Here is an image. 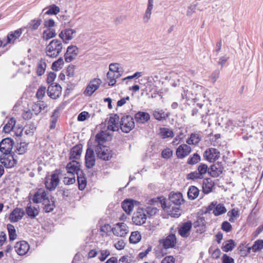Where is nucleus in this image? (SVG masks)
I'll return each mask as SVG.
<instances>
[{
  "label": "nucleus",
  "mask_w": 263,
  "mask_h": 263,
  "mask_svg": "<svg viewBox=\"0 0 263 263\" xmlns=\"http://www.w3.org/2000/svg\"><path fill=\"white\" fill-rule=\"evenodd\" d=\"M119 117L117 114L112 115L107 121V130L112 132L118 131L119 129Z\"/></svg>",
  "instance_id": "nucleus-13"
},
{
  "label": "nucleus",
  "mask_w": 263,
  "mask_h": 263,
  "mask_svg": "<svg viewBox=\"0 0 263 263\" xmlns=\"http://www.w3.org/2000/svg\"><path fill=\"white\" fill-rule=\"evenodd\" d=\"M192 228L191 221H187L182 224L179 229V234L183 237H187L190 234V230Z\"/></svg>",
  "instance_id": "nucleus-27"
},
{
  "label": "nucleus",
  "mask_w": 263,
  "mask_h": 263,
  "mask_svg": "<svg viewBox=\"0 0 263 263\" xmlns=\"http://www.w3.org/2000/svg\"><path fill=\"white\" fill-rule=\"evenodd\" d=\"M144 210L145 211V213H146L148 215V216L149 217L155 215L158 211V210L157 208L152 206H147L146 209Z\"/></svg>",
  "instance_id": "nucleus-54"
},
{
  "label": "nucleus",
  "mask_w": 263,
  "mask_h": 263,
  "mask_svg": "<svg viewBox=\"0 0 263 263\" xmlns=\"http://www.w3.org/2000/svg\"><path fill=\"white\" fill-rule=\"evenodd\" d=\"M95 156L93 150L90 148H87L85 155V164L87 168H91L95 164Z\"/></svg>",
  "instance_id": "nucleus-23"
},
{
  "label": "nucleus",
  "mask_w": 263,
  "mask_h": 263,
  "mask_svg": "<svg viewBox=\"0 0 263 263\" xmlns=\"http://www.w3.org/2000/svg\"><path fill=\"white\" fill-rule=\"evenodd\" d=\"M207 211L209 212L212 211L213 214L215 216H218L226 213L227 209L224 204L221 203L218 204L216 201H213L208 206Z\"/></svg>",
  "instance_id": "nucleus-7"
},
{
  "label": "nucleus",
  "mask_w": 263,
  "mask_h": 263,
  "mask_svg": "<svg viewBox=\"0 0 263 263\" xmlns=\"http://www.w3.org/2000/svg\"><path fill=\"white\" fill-rule=\"evenodd\" d=\"M83 174V173H80L79 175H77V180L78 182V185H79V189L80 190H83L85 189L87 181L86 178L82 176V175Z\"/></svg>",
  "instance_id": "nucleus-46"
},
{
  "label": "nucleus",
  "mask_w": 263,
  "mask_h": 263,
  "mask_svg": "<svg viewBox=\"0 0 263 263\" xmlns=\"http://www.w3.org/2000/svg\"><path fill=\"white\" fill-rule=\"evenodd\" d=\"M209 170L212 177H217L222 173L223 167L220 163H217L212 165Z\"/></svg>",
  "instance_id": "nucleus-26"
},
{
  "label": "nucleus",
  "mask_w": 263,
  "mask_h": 263,
  "mask_svg": "<svg viewBox=\"0 0 263 263\" xmlns=\"http://www.w3.org/2000/svg\"><path fill=\"white\" fill-rule=\"evenodd\" d=\"M203 157L208 161L213 162L220 157V152L215 148H209L204 152Z\"/></svg>",
  "instance_id": "nucleus-11"
},
{
  "label": "nucleus",
  "mask_w": 263,
  "mask_h": 263,
  "mask_svg": "<svg viewBox=\"0 0 263 263\" xmlns=\"http://www.w3.org/2000/svg\"><path fill=\"white\" fill-rule=\"evenodd\" d=\"M47 93L51 98L56 99L61 95L62 87L59 84H51L48 88Z\"/></svg>",
  "instance_id": "nucleus-15"
},
{
  "label": "nucleus",
  "mask_w": 263,
  "mask_h": 263,
  "mask_svg": "<svg viewBox=\"0 0 263 263\" xmlns=\"http://www.w3.org/2000/svg\"><path fill=\"white\" fill-rule=\"evenodd\" d=\"M258 126V123L256 122H254L252 123L251 127L249 126H247V127H246L245 128L242 129V134H244L242 137L243 139L245 140H247L249 139L250 137H252V135H250L249 136H247L248 130H250V129H251L252 130L254 131L256 134V137L257 141L260 143L263 142V130L260 131L258 133H257L258 130L256 129V128L258 127L260 129V127Z\"/></svg>",
  "instance_id": "nucleus-2"
},
{
  "label": "nucleus",
  "mask_w": 263,
  "mask_h": 263,
  "mask_svg": "<svg viewBox=\"0 0 263 263\" xmlns=\"http://www.w3.org/2000/svg\"><path fill=\"white\" fill-rule=\"evenodd\" d=\"M169 198L172 203L177 205H181L184 201L182 195L180 192L171 193Z\"/></svg>",
  "instance_id": "nucleus-28"
},
{
  "label": "nucleus",
  "mask_w": 263,
  "mask_h": 263,
  "mask_svg": "<svg viewBox=\"0 0 263 263\" xmlns=\"http://www.w3.org/2000/svg\"><path fill=\"white\" fill-rule=\"evenodd\" d=\"M22 33V29H17L9 33L7 36V42L6 44H4V46L7 44L14 43V41L21 35Z\"/></svg>",
  "instance_id": "nucleus-30"
},
{
  "label": "nucleus",
  "mask_w": 263,
  "mask_h": 263,
  "mask_svg": "<svg viewBox=\"0 0 263 263\" xmlns=\"http://www.w3.org/2000/svg\"><path fill=\"white\" fill-rule=\"evenodd\" d=\"M76 34V30L68 28L62 31L59 34V36L63 40L64 42L67 43L74 37Z\"/></svg>",
  "instance_id": "nucleus-18"
},
{
  "label": "nucleus",
  "mask_w": 263,
  "mask_h": 263,
  "mask_svg": "<svg viewBox=\"0 0 263 263\" xmlns=\"http://www.w3.org/2000/svg\"><path fill=\"white\" fill-rule=\"evenodd\" d=\"M263 249V240H256L253 245L249 248V250H252L253 252H255Z\"/></svg>",
  "instance_id": "nucleus-48"
},
{
  "label": "nucleus",
  "mask_w": 263,
  "mask_h": 263,
  "mask_svg": "<svg viewBox=\"0 0 263 263\" xmlns=\"http://www.w3.org/2000/svg\"><path fill=\"white\" fill-rule=\"evenodd\" d=\"M56 35L55 30L52 28H48L44 30L43 33V38L44 40L47 41Z\"/></svg>",
  "instance_id": "nucleus-43"
},
{
  "label": "nucleus",
  "mask_w": 263,
  "mask_h": 263,
  "mask_svg": "<svg viewBox=\"0 0 263 263\" xmlns=\"http://www.w3.org/2000/svg\"><path fill=\"white\" fill-rule=\"evenodd\" d=\"M141 239V236L138 231L133 232L129 237V242L136 244L139 242Z\"/></svg>",
  "instance_id": "nucleus-45"
},
{
  "label": "nucleus",
  "mask_w": 263,
  "mask_h": 263,
  "mask_svg": "<svg viewBox=\"0 0 263 263\" xmlns=\"http://www.w3.org/2000/svg\"><path fill=\"white\" fill-rule=\"evenodd\" d=\"M35 129L36 127L33 124H28L24 128L26 135H32L35 130Z\"/></svg>",
  "instance_id": "nucleus-56"
},
{
  "label": "nucleus",
  "mask_w": 263,
  "mask_h": 263,
  "mask_svg": "<svg viewBox=\"0 0 263 263\" xmlns=\"http://www.w3.org/2000/svg\"><path fill=\"white\" fill-rule=\"evenodd\" d=\"M29 245L25 240L18 241L14 246L15 251L20 256L26 255L29 251Z\"/></svg>",
  "instance_id": "nucleus-14"
},
{
  "label": "nucleus",
  "mask_w": 263,
  "mask_h": 263,
  "mask_svg": "<svg viewBox=\"0 0 263 263\" xmlns=\"http://www.w3.org/2000/svg\"><path fill=\"white\" fill-rule=\"evenodd\" d=\"M48 192L46 191L44 189H39L34 194L32 200L34 203H43L47 202L49 198L48 196Z\"/></svg>",
  "instance_id": "nucleus-8"
},
{
  "label": "nucleus",
  "mask_w": 263,
  "mask_h": 263,
  "mask_svg": "<svg viewBox=\"0 0 263 263\" xmlns=\"http://www.w3.org/2000/svg\"><path fill=\"white\" fill-rule=\"evenodd\" d=\"M109 71L114 73H121L122 71L120 69V65L118 63H111L109 66Z\"/></svg>",
  "instance_id": "nucleus-51"
},
{
  "label": "nucleus",
  "mask_w": 263,
  "mask_h": 263,
  "mask_svg": "<svg viewBox=\"0 0 263 263\" xmlns=\"http://www.w3.org/2000/svg\"><path fill=\"white\" fill-rule=\"evenodd\" d=\"M113 234L117 236L124 237L128 233V227L124 222L118 223L112 228Z\"/></svg>",
  "instance_id": "nucleus-9"
},
{
  "label": "nucleus",
  "mask_w": 263,
  "mask_h": 263,
  "mask_svg": "<svg viewBox=\"0 0 263 263\" xmlns=\"http://www.w3.org/2000/svg\"><path fill=\"white\" fill-rule=\"evenodd\" d=\"M0 161L6 167L11 168L16 163V160L10 154H3L0 157Z\"/></svg>",
  "instance_id": "nucleus-19"
},
{
  "label": "nucleus",
  "mask_w": 263,
  "mask_h": 263,
  "mask_svg": "<svg viewBox=\"0 0 263 263\" xmlns=\"http://www.w3.org/2000/svg\"><path fill=\"white\" fill-rule=\"evenodd\" d=\"M191 152V148L187 144H183L180 145L177 149L176 154L179 159H182L187 156Z\"/></svg>",
  "instance_id": "nucleus-21"
},
{
  "label": "nucleus",
  "mask_w": 263,
  "mask_h": 263,
  "mask_svg": "<svg viewBox=\"0 0 263 263\" xmlns=\"http://www.w3.org/2000/svg\"><path fill=\"white\" fill-rule=\"evenodd\" d=\"M169 212V214L173 217H178L181 215L180 209L178 208L172 209Z\"/></svg>",
  "instance_id": "nucleus-63"
},
{
  "label": "nucleus",
  "mask_w": 263,
  "mask_h": 263,
  "mask_svg": "<svg viewBox=\"0 0 263 263\" xmlns=\"http://www.w3.org/2000/svg\"><path fill=\"white\" fill-rule=\"evenodd\" d=\"M63 48L62 42L59 40H52L46 46V55L50 58H56L61 52Z\"/></svg>",
  "instance_id": "nucleus-1"
},
{
  "label": "nucleus",
  "mask_w": 263,
  "mask_h": 263,
  "mask_svg": "<svg viewBox=\"0 0 263 263\" xmlns=\"http://www.w3.org/2000/svg\"><path fill=\"white\" fill-rule=\"evenodd\" d=\"M135 118L137 122L144 123L149 120L150 115L147 112L139 111L135 114Z\"/></svg>",
  "instance_id": "nucleus-32"
},
{
  "label": "nucleus",
  "mask_w": 263,
  "mask_h": 263,
  "mask_svg": "<svg viewBox=\"0 0 263 263\" xmlns=\"http://www.w3.org/2000/svg\"><path fill=\"white\" fill-rule=\"evenodd\" d=\"M160 242L165 249L173 248L176 243V236L175 234H171L165 238L161 240Z\"/></svg>",
  "instance_id": "nucleus-22"
},
{
  "label": "nucleus",
  "mask_w": 263,
  "mask_h": 263,
  "mask_svg": "<svg viewBox=\"0 0 263 263\" xmlns=\"http://www.w3.org/2000/svg\"><path fill=\"white\" fill-rule=\"evenodd\" d=\"M200 160V156L197 154H194L192 157L188 159L187 163L194 165L197 163Z\"/></svg>",
  "instance_id": "nucleus-55"
},
{
  "label": "nucleus",
  "mask_w": 263,
  "mask_h": 263,
  "mask_svg": "<svg viewBox=\"0 0 263 263\" xmlns=\"http://www.w3.org/2000/svg\"><path fill=\"white\" fill-rule=\"evenodd\" d=\"M173 151L171 149L167 148L164 149L161 153L162 157L164 159H168L173 155Z\"/></svg>",
  "instance_id": "nucleus-58"
},
{
  "label": "nucleus",
  "mask_w": 263,
  "mask_h": 263,
  "mask_svg": "<svg viewBox=\"0 0 263 263\" xmlns=\"http://www.w3.org/2000/svg\"><path fill=\"white\" fill-rule=\"evenodd\" d=\"M42 204L44 205V210L47 213L53 211L55 207L54 201L49 198L48 199L47 202H44Z\"/></svg>",
  "instance_id": "nucleus-44"
},
{
  "label": "nucleus",
  "mask_w": 263,
  "mask_h": 263,
  "mask_svg": "<svg viewBox=\"0 0 263 263\" xmlns=\"http://www.w3.org/2000/svg\"><path fill=\"white\" fill-rule=\"evenodd\" d=\"M147 83H148V86H149L152 88L150 89V91H152L153 90H154V91H157V88L155 85H153L155 83H157V82H159L160 80L159 79V77L157 75H155L154 76H151L147 77Z\"/></svg>",
  "instance_id": "nucleus-34"
},
{
  "label": "nucleus",
  "mask_w": 263,
  "mask_h": 263,
  "mask_svg": "<svg viewBox=\"0 0 263 263\" xmlns=\"http://www.w3.org/2000/svg\"><path fill=\"white\" fill-rule=\"evenodd\" d=\"M158 201H160L162 208L164 210H167L168 207L166 205V200L165 199H160V198H158V199H152L148 201V203H149L151 204H154L155 203L158 202Z\"/></svg>",
  "instance_id": "nucleus-53"
},
{
  "label": "nucleus",
  "mask_w": 263,
  "mask_h": 263,
  "mask_svg": "<svg viewBox=\"0 0 263 263\" xmlns=\"http://www.w3.org/2000/svg\"><path fill=\"white\" fill-rule=\"evenodd\" d=\"M9 238L10 241H13L16 239L17 234L14 227L11 224H8L7 226Z\"/></svg>",
  "instance_id": "nucleus-41"
},
{
  "label": "nucleus",
  "mask_w": 263,
  "mask_h": 263,
  "mask_svg": "<svg viewBox=\"0 0 263 263\" xmlns=\"http://www.w3.org/2000/svg\"><path fill=\"white\" fill-rule=\"evenodd\" d=\"M96 152L97 156L104 160H108L111 157V151L106 146H97Z\"/></svg>",
  "instance_id": "nucleus-10"
},
{
  "label": "nucleus",
  "mask_w": 263,
  "mask_h": 263,
  "mask_svg": "<svg viewBox=\"0 0 263 263\" xmlns=\"http://www.w3.org/2000/svg\"><path fill=\"white\" fill-rule=\"evenodd\" d=\"M101 84L102 81L100 79L95 78L91 80L84 91V95L87 97L91 96L99 88Z\"/></svg>",
  "instance_id": "nucleus-5"
},
{
  "label": "nucleus",
  "mask_w": 263,
  "mask_h": 263,
  "mask_svg": "<svg viewBox=\"0 0 263 263\" xmlns=\"http://www.w3.org/2000/svg\"><path fill=\"white\" fill-rule=\"evenodd\" d=\"M66 170L69 172L76 173L77 176L82 172L80 169V164L76 160H72L67 164Z\"/></svg>",
  "instance_id": "nucleus-24"
},
{
  "label": "nucleus",
  "mask_w": 263,
  "mask_h": 263,
  "mask_svg": "<svg viewBox=\"0 0 263 263\" xmlns=\"http://www.w3.org/2000/svg\"><path fill=\"white\" fill-rule=\"evenodd\" d=\"M214 185V183L211 179L208 178L204 179L202 184V190L203 193L205 194H209L212 192Z\"/></svg>",
  "instance_id": "nucleus-33"
},
{
  "label": "nucleus",
  "mask_w": 263,
  "mask_h": 263,
  "mask_svg": "<svg viewBox=\"0 0 263 263\" xmlns=\"http://www.w3.org/2000/svg\"><path fill=\"white\" fill-rule=\"evenodd\" d=\"M121 73H114L108 71L107 73V78L109 86H114L116 83V79L119 78Z\"/></svg>",
  "instance_id": "nucleus-35"
},
{
  "label": "nucleus",
  "mask_w": 263,
  "mask_h": 263,
  "mask_svg": "<svg viewBox=\"0 0 263 263\" xmlns=\"http://www.w3.org/2000/svg\"><path fill=\"white\" fill-rule=\"evenodd\" d=\"M25 213L31 219L35 218L40 213L39 208L33 206L31 203L28 204L25 209Z\"/></svg>",
  "instance_id": "nucleus-25"
},
{
  "label": "nucleus",
  "mask_w": 263,
  "mask_h": 263,
  "mask_svg": "<svg viewBox=\"0 0 263 263\" xmlns=\"http://www.w3.org/2000/svg\"><path fill=\"white\" fill-rule=\"evenodd\" d=\"M236 245L235 242L232 239L228 240L223 243V247H222V249L224 252H229L232 251Z\"/></svg>",
  "instance_id": "nucleus-40"
},
{
  "label": "nucleus",
  "mask_w": 263,
  "mask_h": 263,
  "mask_svg": "<svg viewBox=\"0 0 263 263\" xmlns=\"http://www.w3.org/2000/svg\"><path fill=\"white\" fill-rule=\"evenodd\" d=\"M28 143L26 142H21L16 146L15 152L16 154L19 155H23L25 154L28 149Z\"/></svg>",
  "instance_id": "nucleus-42"
},
{
  "label": "nucleus",
  "mask_w": 263,
  "mask_h": 263,
  "mask_svg": "<svg viewBox=\"0 0 263 263\" xmlns=\"http://www.w3.org/2000/svg\"><path fill=\"white\" fill-rule=\"evenodd\" d=\"M41 20H33L29 24V28L32 30H36L40 26Z\"/></svg>",
  "instance_id": "nucleus-57"
},
{
  "label": "nucleus",
  "mask_w": 263,
  "mask_h": 263,
  "mask_svg": "<svg viewBox=\"0 0 263 263\" xmlns=\"http://www.w3.org/2000/svg\"><path fill=\"white\" fill-rule=\"evenodd\" d=\"M160 134L163 139L172 137L174 135L173 132L172 130L165 127L160 129Z\"/></svg>",
  "instance_id": "nucleus-49"
},
{
  "label": "nucleus",
  "mask_w": 263,
  "mask_h": 263,
  "mask_svg": "<svg viewBox=\"0 0 263 263\" xmlns=\"http://www.w3.org/2000/svg\"><path fill=\"white\" fill-rule=\"evenodd\" d=\"M46 91V89L45 87L41 86L40 87L37 92H36V97L38 99H42L44 97L45 93Z\"/></svg>",
  "instance_id": "nucleus-59"
},
{
  "label": "nucleus",
  "mask_w": 263,
  "mask_h": 263,
  "mask_svg": "<svg viewBox=\"0 0 263 263\" xmlns=\"http://www.w3.org/2000/svg\"><path fill=\"white\" fill-rule=\"evenodd\" d=\"M136 203V201L127 199L122 202V207L126 213L129 214L133 211L134 205Z\"/></svg>",
  "instance_id": "nucleus-29"
},
{
  "label": "nucleus",
  "mask_w": 263,
  "mask_h": 263,
  "mask_svg": "<svg viewBox=\"0 0 263 263\" xmlns=\"http://www.w3.org/2000/svg\"><path fill=\"white\" fill-rule=\"evenodd\" d=\"M14 145L13 140L10 138H5L0 142V151L3 154H9L12 151Z\"/></svg>",
  "instance_id": "nucleus-12"
},
{
  "label": "nucleus",
  "mask_w": 263,
  "mask_h": 263,
  "mask_svg": "<svg viewBox=\"0 0 263 263\" xmlns=\"http://www.w3.org/2000/svg\"><path fill=\"white\" fill-rule=\"evenodd\" d=\"M135 122L130 116H125L122 117L120 123V127L122 131L128 133L135 127Z\"/></svg>",
  "instance_id": "nucleus-4"
},
{
  "label": "nucleus",
  "mask_w": 263,
  "mask_h": 263,
  "mask_svg": "<svg viewBox=\"0 0 263 263\" xmlns=\"http://www.w3.org/2000/svg\"><path fill=\"white\" fill-rule=\"evenodd\" d=\"M146 219L147 216L144 209L139 208L134 213L132 217V221L136 225L141 226L146 222Z\"/></svg>",
  "instance_id": "nucleus-6"
},
{
  "label": "nucleus",
  "mask_w": 263,
  "mask_h": 263,
  "mask_svg": "<svg viewBox=\"0 0 263 263\" xmlns=\"http://www.w3.org/2000/svg\"><path fill=\"white\" fill-rule=\"evenodd\" d=\"M168 114L162 109H156L153 111V116L154 118L158 120H162L165 119L168 116Z\"/></svg>",
  "instance_id": "nucleus-36"
},
{
  "label": "nucleus",
  "mask_w": 263,
  "mask_h": 263,
  "mask_svg": "<svg viewBox=\"0 0 263 263\" xmlns=\"http://www.w3.org/2000/svg\"><path fill=\"white\" fill-rule=\"evenodd\" d=\"M76 182V177H68L66 176L63 178V182L65 185L72 184Z\"/></svg>",
  "instance_id": "nucleus-62"
},
{
  "label": "nucleus",
  "mask_w": 263,
  "mask_h": 263,
  "mask_svg": "<svg viewBox=\"0 0 263 263\" xmlns=\"http://www.w3.org/2000/svg\"><path fill=\"white\" fill-rule=\"evenodd\" d=\"M25 213L23 209L16 208L10 213L9 219L11 222H16L21 220Z\"/></svg>",
  "instance_id": "nucleus-17"
},
{
  "label": "nucleus",
  "mask_w": 263,
  "mask_h": 263,
  "mask_svg": "<svg viewBox=\"0 0 263 263\" xmlns=\"http://www.w3.org/2000/svg\"><path fill=\"white\" fill-rule=\"evenodd\" d=\"M79 53V49L76 46L70 45L68 47L65 54V60L66 62H70L74 60Z\"/></svg>",
  "instance_id": "nucleus-16"
},
{
  "label": "nucleus",
  "mask_w": 263,
  "mask_h": 263,
  "mask_svg": "<svg viewBox=\"0 0 263 263\" xmlns=\"http://www.w3.org/2000/svg\"><path fill=\"white\" fill-rule=\"evenodd\" d=\"M64 64V60L63 58H60L58 60L53 63L52 68L54 70H59L61 69Z\"/></svg>",
  "instance_id": "nucleus-52"
},
{
  "label": "nucleus",
  "mask_w": 263,
  "mask_h": 263,
  "mask_svg": "<svg viewBox=\"0 0 263 263\" xmlns=\"http://www.w3.org/2000/svg\"><path fill=\"white\" fill-rule=\"evenodd\" d=\"M16 121L13 118H11L8 121V123L6 124L3 128V130L6 133H9L12 129L15 130L16 127L15 126Z\"/></svg>",
  "instance_id": "nucleus-37"
},
{
  "label": "nucleus",
  "mask_w": 263,
  "mask_h": 263,
  "mask_svg": "<svg viewBox=\"0 0 263 263\" xmlns=\"http://www.w3.org/2000/svg\"><path fill=\"white\" fill-rule=\"evenodd\" d=\"M82 152V147L81 145H77L74 146L70 151V159H79Z\"/></svg>",
  "instance_id": "nucleus-31"
},
{
  "label": "nucleus",
  "mask_w": 263,
  "mask_h": 263,
  "mask_svg": "<svg viewBox=\"0 0 263 263\" xmlns=\"http://www.w3.org/2000/svg\"><path fill=\"white\" fill-rule=\"evenodd\" d=\"M60 172L56 170L49 177L46 178L45 186L49 191L54 190L60 182Z\"/></svg>",
  "instance_id": "nucleus-3"
},
{
  "label": "nucleus",
  "mask_w": 263,
  "mask_h": 263,
  "mask_svg": "<svg viewBox=\"0 0 263 263\" xmlns=\"http://www.w3.org/2000/svg\"><path fill=\"white\" fill-rule=\"evenodd\" d=\"M59 12L60 8L55 5H52L49 7L48 10L45 12V14L48 15H55L58 14Z\"/></svg>",
  "instance_id": "nucleus-50"
},
{
  "label": "nucleus",
  "mask_w": 263,
  "mask_h": 263,
  "mask_svg": "<svg viewBox=\"0 0 263 263\" xmlns=\"http://www.w3.org/2000/svg\"><path fill=\"white\" fill-rule=\"evenodd\" d=\"M111 139V135L106 131H102L97 134L96 136V142L97 146H104V143Z\"/></svg>",
  "instance_id": "nucleus-20"
},
{
  "label": "nucleus",
  "mask_w": 263,
  "mask_h": 263,
  "mask_svg": "<svg viewBox=\"0 0 263 263\" xmlns=\"http://www.w3.org/2000/svg\"><path fill=\"white\" fill-rule=\"evenodd\" d=\"M46 68V63L44 60L41 59L37 64L36 72L38 76L43 75Z\"/></svg>",
  "instance_id": "nucleus-38"
},
{
  "label": "nucleus",
  "mask_w": 263,
  "mask_h": 263,
  "mask_svg": "<svg viewBox=\"0 0 263 263\" xmlns=\"http://www.w3.org/2000/svg\"><path fill=\"white\" fill-rule=\"evenodd\" d=\"M221 229L227 232H229L232 230L231 224L228 221H224L221 225Z\"/></svg>",
  "instance_id": "nucleus-64"
},
{
  "label": "nucleus",
  "mask_w": 263,
  "mask_h": 263,
  "mask_svg": "<svg viewBox=\"0 0 263 263\" xmlns=\"http://www.w3.org/2000/svg\"><path fill=\"white\" fill-rule=\"evenodd\" d=\"M200 141L199 135L197 134H191L190 138L186 141V143L189 144L196 145Z\"/></svg>",
  "instance_id": "nucleus-47"
},
{
  "label": "nucleus",
  "mask_w": 263,
  "mask_h": 263,
  "mask_svg": "<svg viewBox=\"0 0 263 263\" xmlns=\"http://www.w3.org/2000/svg\"><path fill=\"white\" fill-rule=\"evenodd\" d=\"M110 255V252L107 250L100 251V255L99 257L101 261H104Z\"/></svg>",
  "instance_id": "nucleus-61"
},
{
  "label": "nucleus",
  "mask_w": 263,
  "mask_h": 263,
  "mask_svg": "<svg viewBox=\"0 0 263 263\" xmlns=\"http://www.w3.org/2000/svg\"><path fill=\"white\" fill-rule=\"evenodd\" d=\"M198 173L202 177V175L205 174L208 171V166L205 164H200L198 167Z\"/></svg>",
  "instance_id": "nucleus-60"
},
{
  "label": "nucleus",
  "mask_w": 263,
  "mask_h": 263,
  "mask_svg": "<svg viewBox=\"0 0 263 263\" xmlns=\"http://www.w3.org/2000/svg\"><path fill=\"white\" fill-rule=\"evenodd\" d=\"M199 190L195 186H191L187 192L188 198L191 200L196 199L199 195Z\"/></svg>",
  "instance_id": "nucleus-39"
}]
</instances>
